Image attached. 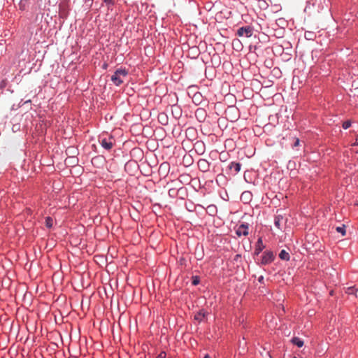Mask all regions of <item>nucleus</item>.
<instances>
[{"instance_id":"1","label":"nucleus","mask_w":358,"mask_h":358,"mask_svg":"<svg viewBox=\"0 0 358 358\" xmlns=\"http://www.w3.org/2000/svg\"><path fill=\"white\" fill-rule=\"evenodd\" d=\"M178 183V182L171 179H169V182H166L163 180H161L160 181H158V188L163 187L164 189H167V194L169 197L176 198L185 190L182 187H178L176 185Z\"/></svg>"},{"instance_id":"2","label":"nucleus","mask_w":358,"mask_h":358,"mask_svg":"<svg viewBox=\"0 0 358 358\" xmlns=\"http://www.w3.org/2000/svg\"><path fill=\"white\" fill-rule=\"evenodd\" d=\"M173 143V138L171 136L164 138H158V149L162 148V159H169L172 154V145Z\"/></svg>"},{"instance_id":"3","label":"nucleus","mask_w":358,"mask_h":358,"mask_svg":"<svg viewBox=\"0 0 358 358\" xmlns=\"http://www.w3.org/2000/svg\"><path fill=\"white\" fill-rule=\"evenodd\" d=\"M275 259V253L272 250H266L257 259V263L260 266H266L271 264Z\"/></svg>"},{"instance_id":"4","label":"nucleus","mask_w":358,"mask_h":358,"mask_svg":"<svg viewBox=\"0 0 358 358\" xmlns=\"http://www.w3.org/2000/svg\"><path fill=\"white\" fill-rule=\"evenodd\" d=\"M127 75L128 72L125 69H117L111 76V80L115 85L119 86L122 83H124V80L127 77Z\"/></svg>"},{"instance_id":"5","label":"nucleus","mask_w":358,"mask_h":358,"mask_svg":"<svg viewBox=\"0 0 358 358\" xmlns=\"http://www.w3.org/2000/svg\"><path fill=\"white\" fill-rule=\"evenodd\" d=\"M170 171V164L168 162H162L159 167L158 168V176L160 177V179L158 181H160L161 180H163L166 182H169V180H167V176L169 175V173Z\"/></svg>"},{"instance_id":"6","label":"nucleus","mask_w":358,"mask_h":358,"mask_svg":"<svg viewBox=\"0 0 358 358\" xmlns=\"http://www.w3.org/2000/svg\"><path fill=\"white\" fill-rule=\"evenodd\" d=\"M254 27L250 25H245L239 27L236 33V35L239 37L249 38L252 36L254 33Z\"/></svg>"},{"instance_id":"7","label":"nucleus","mask_w":358,"mask_h":358,"mask_svg":"<svg viewBox=\"0 0 358 358\" xmlns=\"http://www.w3.org/2000/svg\"><path fill=\"white\" fill-rule=\"evenodd\" d=\"M235 233L238 236H247L249 234V224L243 222L239 225H237L235 228Z\"/></svg>"},{"instance_id":"8","label":"nucleus","mask_w":358,"mask_h":358,"mask_svg":"<svg viewBox=\"0 0 358 358\" xmlns=\"http://www.w3.org/2000/svg\"><path fill=\"white\" fill-rule=\"evenodd\" d=\"M265 248L266 245L263 243L262 238L259 237L257 241L255 243V250L253 253L254 256L259 257Z\"/></svg>"},{"instance_id":"9","label":"nucleus","mask_w":358,"mask_h":358,"mask_svg":"<svg viewBox=\"0 0 358 358\" xmlns=\"http://www.w3.org/2000/svg\"><path fill=\"white\" fill-rule=\"evenodd\" d=\"M197 164L199 169L202 172H208L210 170V164L205 159H200Z\"/></svg>"},{"instance_id":"10","label":"nucleus","mask_w":358,"mask_h":358,"mask_svg":"<svg viewBox=\"0 0 358 358\" xmlns=\"http://www.w3.org/2000/svg\"><path fill=\"white\" fill-rule=\"evenodd\" d=\"M287 221V218H284L283 215L277 214L274 217L275 227L278 229H282V223H286Z\"/></svg>"},{"instance_id":"11","label":"nucleus","mask_w":358,"mask_h":358,"mask_svg":"<svg viewBox=\"0 0 358 358\" xmlns=\"http://www.w3.org/2000/svg\"><path fill=\"white\" fill-rule=\"evenodd\" d=\"M101 146L106 150H110L114 145V140L113 138L109 137L108 138H103L101 141Z\"/></svg>"},{"instance_id":"12","label":"nucleus","mask_w":358,"mask_h":358,"mask_svg":"<svg viewBox=\"0 0 358 358\" xmlns=\"http://www.w3.org/2000/svg\"><path fill=\"white\" fill-rule=\"evenodd\" d=\"M241 168V164L240 162H231L229 166V170L234 174L236 175L238 173Z\"/></svg>"},{"instance_id":"13","label":"nucleus","mask_w":358,"mask_h":358,"mask_svg":"<svg viewBox=\"0 0 358 358\" xmlns=\"http://www.w3.org/2000/svg\"><path fill=\"white\" fill-rule=\"evenodd\" d=\"M158 89L160 90V92L159 93L160 94H162V96L161 97V101L160 102L162 103V102H165L166 101V99H168V96H169L170 95L167 94V87L166 86L165 84H160L159 86H158Z\"/></svg>"},{"instance_id":"14","label":"nucleus","mask_w":358,"mask_h":358,"mask_svg":"<svg viewBox=\"0 0 358 358\" xmlns=\"http://www.w3.org/2000/svg\"><path fill=\"white\" fill-rule=\"evenodd\" d=\"M158 122L160 123L164 127H169V117L164 113H158Z\"/></svg>"},{"instance_id":"15","label":"nucleus","mask_w":358,"mask_h":358,"mask_svg":"<svg viewBox=\"0 0 358 358\" xmlns=\"http://www.w3.org/2000/svg\"><path fill=\"white\" fill-rule=\"evenodd\" d=\"M252 198V194L249 191L243 192L241 195V200L245 203H249Z\"/></svg>"},{"instance_id":"16","label":"nucleus","mask_w":358,"mask_h":358,"mask_svg":"<svg viewBox=\"0 0 358 358\" xmlns=\"http://www.w3.org/2000/svg\"><path fill=\"white\" fill-rule=\"evenodd\" d=\"M194 147L196 152L199 155H202L205 151V145L202 141H196Z\"/></svg>"},{"instance_id":"17","label":"nucleus","mask_w":358,"mask_h":358,"mask_svg":"<svg viewBox=\"0 0 358 358\" xmlns=\"http://www.w3.org/2000/svg\"><path fill=\"white\" fill-rule=\"evenodd\" d=\"M170 71V65L165 62L164 64H163V73L161 74L160 73V76H162V77L160 78V80H166L168 76L167 75L169 74V71Z\"/></svg>"},{"instance_id":"18","label":"nucleus","mask_w":358,"mask_h":358,"mask_svg":"<svg viewBox=\"0 0 358 358\" xmlns=\"http://www.w3.org/2000/svg\"><path fill=\"white\" fill-rule=\"evenodd\" d=\"M167 129L170 131L169 127H158V138H164L168 137Z\"/></svg>"},{"instance_id":"19","label":"nucleus","mask_w":358,"mask_h":358,"mask_svg":"<svg viewBox=\"0 0 358 358\" xmlns=\"http://www.w3.org/2000/svg\"><path fill=\"white\" fill-rule=\"evenodd\" d=\"M206 315L207 313L203 309H201L194 315V319L200 322L206 316Z\"/></svg>"},{"instance_id":"20","label":"nucleus","mask_w":358,"mask_h":358,"mask_svg":"<svg viewBox=\"0 0 358 358\" xmlns=\"http://www.w3.org/2000/svg\"><path fill=\"white\" fill-rule=\"evenodd\" d=\"M291 342L298 348H301L304 345L303 341L299 337H293L291 340Z\"/></svg>"},{"instance_id":"21","label":"nucleus","mask_w":358,"mask_h":358,"mask_svg":"<svg viewBox=\"0 0 358 358\" xmlns=\"http://www.w3.org/2000/svg\"><path fill=\"white\" fill-rule=\"evenodd\" d=\"M279 258L284 261H289L290 255L285 250H282L279 253Z\"/></svg>"},{"instance_id":"22","label":"nucleus","mask_w":358,"mask_h":358,"mask_svg":"<svg viewBox=\"0 0 358 358\" xmlns=\"http://www.w3.org/2000/svg\"><path fill=\"white\" fill-rule=\"evenodd\" d=\"M208 213L210 215H215L217 213V208L215 205H210L207 208Z\"/></svg>"},{"instance_id":"23","label":"nucleus","mask_w":358,"mask_h":358,"mask_svg":"<svg viewBox=\"0 0 358 358\" xmlns=\"http://www.w3.org/2000/svg\"><path fill=\"white\" fill-rule=\"evenodd\" d=\"M304 36L307 40H313L315 38V34L313 31H306L305 32Z\"/></svg>"},{"instance_id":"24","label":"nucleus","mask_w":358,"mask_h":358,"mask_svg":"<svg viewBox=\"0 0 358 358\" xmlns=\"http://www.w3.org/2000/svg\"><path fill=\"white\" fill-rule=\"evenodd\" d=\"M336 231L338 232V233H340L342 234V236H345V234H346V230H345V226L344 224H343L342 226H340V227H337L336 228Z\"/></svg>"},{"instance_id":"25","label":"nucleus","mask_w":358,"mask_h":358,"mask_svg":"<svg viewBox=\"0 0 358 358\" xmlns=\"http://www.w3.org/2000/svg\"><path fill=\"white\" fill-rule=\"evenodd\" d=\"M200 283V277L198 275L192 276V284L194 286H196Z\"/></svg>"},{"instance_id":"26","label":"nucleus","mask_w":358,"mask_h":358,"mask_svg":"<svg viewBox=\"0 0 358 358\" xmlns=\"http://www.w3.org/2000/svg\"><path fill=\"white\" fill-rule=\"evenodd\" d=\"M45 222V226L48 228H51L52 227V224H53V220L50 217H46Z\"/></svg>"},{"instance_id":"27","label":"nucleus","mask_w":358,"mask_h":358,"mask_svg":"<svg viewBox=\"0 0 358 358\" xmlns=\"http://www.w3.org/2000/svg\"><path fill=\"white\" fill-rule=\"evenodd\" d=\"M357 291V289H356L355 287H349L347 288L345 292L348 294H354Z\"/></svg>"},{"instance_id":"28","label":"nucleus","mask_w":358,"mask_h":358,"mask_svg":"<svg viewBox=\"0 0 358 358\" xmlns=\"http://www.w3.org/2000/svg\"><path fill=\"white\" fill-rule=\"evenodd\" d=\"M351 122L350 120H347L343 123L342 127L344 129H347L351 127Z\"/></svg>"},{"instance_id":"29","label":"nucleus","mask_w":358,"mask_h":358,"mask_svg":"<svg viewBox=\"0 0 358 358\" xmlns=\"http://www.w3.org/2000/svg\"><path fill=\"white\" fill-rule=\"evenodd\" d=\"M259 289L260 292L262 294H266V293L268 292V291L267 288L266 287L265 285L260 286Z\"/></svg>"},{"instance_id":"30","label":"nucleus","mask_w":358,"mask_h":358,"mask_svg":"<svg viewBox=\"0 0 358 358\" xmlns=\"http://www.w3.org/2000/svg\"><path fill=\"white\" fill-rule=\"evenodd\" d=\"M258 282L262 285H265V282H264V278L263 275H260L259 278H258Z\"/></svg>"},{"instance_id":"31","label":"nucleus","mask_w":358,"mask_h":358,"mask_svg":"<svg viewBox=\"0 0 358 358\" xmlns=\"http://www.w3.org/2000/svg\"><path fill=\"white\" fill-rule=\"evenodd\" d=\"M212 7H213L212 3H207L206 5L205 6V8L208 10H210Z\"/></svg>"},{"instance_id":"32","label":"nucleus","mask_w":358,"mask_h":358,"mask_svg":"<svg viewBox=\"0 0 358 358\" xmlns=\"http://www.w3.org/2000/svg\"><path fill=\"white\" fill-rule=\"evenodd\" d=\"M166 354L165 352L162 351L159 354H158V358H166Z\"/></svg>"},{"instance_id":"33","label":"nucleus","mask_w":358,"mask_h":358,"mask_svg":"<svg viewBox=\"0 0 358 358\" xmlns=\"http://www.w3.org/2000/svg\"><path fill=\"white\" fill-rule=\"evenodd\" d=\"M300 144V141L299 138H296L295 142L293 144V148L299 146Z\"/></svg>"},{"instance_id":"34","label":"nucleus","mask_w":358,"mask_h":358,"mask_svg":"<svg viewBox=\"0 0 358 358\" xmlns=\"http://www.w3.org/2000/svg\"><path fill=\"white\" fill-rule=\"evenodd\" d=\"M162 187V189H163L162 190V192H160V194H161L162 195H164V196H166V194H167V189H164V187Z\"/></svg>"},{"instance_id":"35","label":"nucleus","mask_w":358,"mask_h":358,"mask_svg":"<svg viewBox=\"0 0 358 358\" xmlns=\"http://www.w3.org/2000/svg\"><path fill=\"white\" fill-rule=\"evenodd\" d=\"M203 358H210V355L206 354Z\"/></svg>"},{"instance_id":"36","label":"nucleus","mask_w":358,"mask_h":358,"mask_svg":"<svg viewBox=\"0 0 358 358\" xmlns=\"http://www.w3.org/2000/svg\"><path fill=\"white\" fill-rule=\"evenodd\" d=\"M193 131V129L192 128H189V129H187L186 131Z\"/></svg>"},{"instance_id":"37","label":"nucleus","mask_w":358,"mask_h":358,"mask_svg":"<svg viewBox=\"0 0 358 358\" xmlns=\"http://www.w3.org/2000/svg\"><path fill=\"white\" fill-rule=\"evenodd\" d=\"M157 206H158V207H161V206H162V204H160V203H158Z\"/></svg>"},{"instance_id":"38","label":"nucleus","mask_w":358,"mask_h":358,"mask_svg":"<svg viewBox=\"0 0 358 358\" xmlns=\"http://www.w3.org/2000/svg\"><path fill=\"white\" fill-rule=\"evenodd\" d=\"M157 63H158V66H159V64H160L159 60H158V61H157Z\"/></svg>"},{"instance_id":"39","label":"nucleus","mask_w":358,"mask_h":358,"mask_svg":"<svg viewBox=\"0 0 358 358\" xmlns=\"http://www.w3.org/2000/svg\"><path fill=\"white\" fill-rule=\"evenodd\" d=\"M110 0H105L106 2L110 1Z\"/></svg>"},{"instance_id":"40","label":"nucleus","mask_w":358,"mask_h":358,"mask_svg":"<svg viewBox=\"0 0 358 358\" xmlns=\"http://www.w3.org/2000/svg\"><path fill=\"white\" fill-rule=\"evenodd\" d=\"M293 358H296V357H294Z\"/></svg>"}]
</instances>
